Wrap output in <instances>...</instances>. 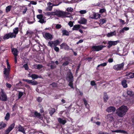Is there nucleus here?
Instances as JSON below:
<instances>
[{"mask_svg": "<svg viewBox=\"0 0 134 134\" xmlns=\"http://www.w3.org/2000/svg\"><path fill=\"white\" fill-rule=\"evenodd\" d=\"M128 110L127 106L122 105L116 110V113L119 117H122L126 114Z\"/></svg>", "mask_w": 134, "mask_h": 134, "instance_id": "nucleus-1", "label": "nucleus"}, {"mask_svg": "<svg viewBox=\"0 0 134 134\" xmlns=\"http://www.w3.org/2000/svg\"><path fill=\"white\" fill-rule=\"evenodd\" d=\"M13 33H9L5 35L4 37V40L10 38H15L16 37V35L18 32V28L16 27L13 29Z\"/></svg>", "mask_w": 134, "mask_h": 134, "instance_id": "nucleus-2", "label": "nucleus"}, {"mask_svg": "<svg viewBox=\"0 0 134 134\" xmlns=\"http://www.w3.org/2000/svg\"><path fill=\"white\" fill-rule=\"evenodd\" d=\"M7 99V97L6 94L3 90L1 89V91L0 92V100L2 101H5Z\"/></svg>", "mask_w": 134, "mask_h": 134, "instance_id": "nucleus-3", "label": "nucleus"}, {"mask_svg": "<svg viewBox=\"0 0 134 134\" xmlns=\"http://www.w3.org/2000/svg\"><path fill=\"white\" fill-rule=\"evenodd\" d=\"M37 18L39 19L38 22L41 24L45 23L46 22L45 17L42 14H39L37 15Z\"/></svg>", "mask_w": 134, "mask_h": 134, "instance_id": "nucleus-4", "label": "nucleus"}, {"mask_svg": "<svg viewBox=\"0 0 134 134\" xmlns=\"http://www.w3.org/2000/svg\"><path fill=\"white\" fill-rule=\"evenodd\" d=\"M105 47V46L103 45L93 46L91 48L93 51H98L102 50L103 48Z\"/></svg>", "mask_w": 134, "mask_h": 134, "instance_id": "nucleus-5", "label": "nucleus"}, {"mask_svg": "<svg viewBox=\"0 0 134 134\" xmlns=\"http://www.w3.org/2000/svg\"><path fill=\"white\" fill-rule=\"evenodd\" d=\"M124 64L122 63L121 64L115 65L114 66L113 68L115 70H120L123 69Z\"/></svg>", "mask_w": 134, "mask_h": 134, "instance_id": "nucleus-6", "label": "nucleus"}, {"mask_svg": "<svg viewBox=\"0 0 134 134\" xmlns=\"http://www.w3.org/2000/svg\"><path fill=\"white\" fill-rule=\"evenodd\" d=\"M66 80L69 82H73L74 81L73 76L71 72H69L67 74Z\"/></svg>", "mask_w": 134, "mask_h": 134, "instance_id": "nucleus-7", "label": "nucleus"}, {"mask_svg": "<svg viewBox=\"0 0 134 134\" xmlns=\"http://www.w3.org/2000/svg\"><path fill=\"white\" fill-rule=\"evenodd\" d=\"M68 14V13H65L60 10H56L54 12V15H56L58 16H61Z\"/></svg>", "mask_w": 134, "mask_h": 134, "instance_id": "nucleus-8", "label": "nucleus"}, {"mask_svg": "<svg viewBox=\"0 0 134 134\" xmlns=\"http://www.w3.org/2000/svg\"><path fill=\"white\" fill-rule=\"evenodd\" d=\"M15 125L14 123H13L10 125L8 129L5 130L4 134H9L10 132L14 129Z\"/></svg>", "mask_w": 134, "mask_h": 134, "instance_id": "nucleus-9", "label": "nucleus"}, {"mask_svg": "<svg viewBox=\"0 0 134 134\" xmlns=\"http://www.w3.org/2000/svg\"><path fill=\"white\" fill-rule=\"evenodd\" d=\"M119 42V41L117 40L115 41H109L108 42V45L107 47L108 48H110L112 46H115Z\"/></svg>", "mask_w": 134, "mask_h": 134, "instance_id": "nucleus-10", "label": "nucleus"}, {"mask_svg": "<svg viewBox=\"0 0 134 134\" xmlns=\"http://www.w3.org/2000/svg\"><path fill=\"white\" fill-rule=\"evenodd\" d=\"M7 69L6 68L4 69V70L3 71L4 74L5 75V76L6 77H8L9 75V69L10 68V66L8 62L7 63Z\"/></svg>", "mask_w": 134, "mask_h": 134, "instance_id": "nucleus-11", "label": "nucleus"}, {"mask_svg": "<svg viewBox=\"0 0 134 134\" xmlns=\"http://www.w3.org/2000/svg\"><path fill=\"white\" fill-rule=\"evenodd\" d=\"M60 49L64 48L65 50H68L69 47L65 43H63L60 45Z\"/></svg>", "mask_w": 134, "mask_h": 134, "instance_id": "nucleus-12", "label": "nucleus"}, {"mask_svg": "<svg viewBox=\"0 0 134 134\" xmlns=\"http://www.w3.org/2000/svg\"><path fill=\"white\" fill-rule=\"evenodd\" d=\"M48 66H50L51 69H54L56 67V66L55 63V62L53 61L51 62L48 64Z\"/></svg>", "mask_w": 134, "mask_h": 134, "instance_id": "nucleus-13", "label": "nucleus"}, {"mask_svg": "<svg viewBox=\"0 0 134 134\" xmlns=\"http://www.w3.org/2000/svg\"><path fill=\"white\" fill-rule=\"evenodd\" d=\"M107 121L109 122L112 121H113L114 118L112 115L111 114L108 115L106 117Z\"/></svg>", "mask_w": 134, "mask_h": 134, "instance_id": "nucleus-14", "label": "nucleus"}, {"mask_svg": "<svg viewBox=\"0 0 134 134\" xmlns=\"http://www.w3.org/2000/svg\"><path fill=\"white\" fill-rule=\"evenodd\" d=\"M116 110L115 107L113 106H110L107 109L106 111L108 112H114Z\"/></svg>", "mask_w": 134, "mask_h": 134, "instance_id": "nucleus-15", "label": "nucleus"}, {"mask_svg": "<svg viewBox=\"0 0 134 134\" xmlns=\"http://www.w3.org/2000/svg\"><path fill=\"white\" fill-rule=\"evenodd\" d=\"M18 131L21 132L24 134L25 133V129L21 125H19V126L18 127Z\"/></svg>", "mask_w": 134, "mask_h": 134, "instance_id": "nucleus-16", "label": "nucleus"}, {"mask_svg": "<svg viewBox=\"0 0 134 134\" xmlns=\"http://www.w3.org/2000/svg\"><path fill=\"white\" fill-rule=\"evenodd\" d=\"M43 36L46 38L49 39H51L53 38L52 35L51 34L48 33H45Z\"/></svg>", "mask_w": 134, "mask_h": 134, "instance_id": "nucleus-17", "label": "nucleus"}, {"mask_svg": "<svg viewBox=\"0 0 134 134\" xmlns=\"http://www.w3.org/2000/svg\"><path fill=\"white\" fill-rule=\"evenodd\" d=\"M57 120L60 123L63 125L65 124L66 122V120L60 118H58Z\"/></svg>", "mask_w": 134, "mask_h": 134, "instance_id": "nucleus-18", "label": "nucleus"}, {"mask_svg": "<svg viewBox=\"0 0 134 134\" xmlns=\"http://www.w3.org/2000/svg\"><path fill=\"white\" fill-rule=\"evenodd\" d=\"M100 15L98 13H97L94 14L91 17V18L92 19H97L100 18Z\"/></svg>", "mask_w": 134, "mask_h": 134, "instance_id": "nucleus-19", "label": "nucleus"}, {"mask_svg": "<svg viewBox=\"0 0 134 134\" xmlns=\"http://www.w3.org/2000/svg\"><path fill=\"white\" fill-rule=\"evenodd\" d=\"M87 20L84 18H81V20L78 21L79 23L81 24H85L87 23Z\"/></svg>", "mask_w": 134, "mask_h": 134, "instance_id": "nucleus-20", "label": "nucleus"}, {"mask_svg": "<svg viewBox=\"0 0 134 134\" xmlns=\"http://www.w3.org/2000/svg\"><path fill=\"white\" fill-rule=\"evenodd\" d=\"M12 51L14 57H17L18 55V51L17 49L13 48L12 49Z\"/></svg>", "mask_w": 134, "mask_h": 134, "instance_id": "nucleus-21", "label": "nucleus"}, {"mask_svg": "<svg viewBox=\"0 0 134 134\" xmlns=\"http://www.w3.org/2000/svg\"><path fill=\"white\" fill-rule=\"evenodd\" d=\"M80 25H74L72 29L73 30H78L80 28Z\"/></svg>", "mask_w": 134, "mask_h": 134, "instance_id": "nucleus-22", "label": "nucleus"}, {"mask_svg": "<svg viewBox=\"0 0 134 134\" xmlns=\"http://www.w3.org/2000/svg\"><path fill=\"white\" fill-rule=\"evenodd\" d=\"M6 124L4 123L2 121L0 123V130L3 129L6 126Z\"/></svg>", "mask_w": 134, "mask_h": 134, "instance_id": "nucleus-23", "label": "nucleus"}, {"mask_svg": "<svg viewBox=\"0 0 134 134\" xmlns=\"http://www.w3.org/2000/svg\"><path fill=\"white\" fill-rule=\"evenodd\" d=\"M115 31H115L113 32L108 33L107 34V36L108 37H110L114 35H116V33Z\"/></svg>", "mask_w": 134, "mask_h": 134, "instance_id": "nucleus-24", "label": "nucleus"}, {"mask_svg": "<svg viewBox=\"0 0 134 134\" xmlns=\"http://www.w3.org/2000/svg\"><path fill=\"white\" fill-rule=\"evenodd\" d=\"M127 81L126 80H124L121 81V84L123 87L126 88L127 87V84L126 83Z\"/></svg>", "mask_w": 134, "mask_h": 134, "instance_id": "nucleus-25", "label": "nucleus"}, {"mask_svg": "<svg viewBox=\"0 0 134 134\" xmlns=\"http://www.w3.org/2000/svg\"><path fill=\"white\" fill-rule=\"evenodd\" d=\"M30 77L33 79H36L38 78H40V77L39 76L35 74L32 75L30 76Z\"/></svg>", "mask_w": 134, "mask_h": 134, "instance_id": "nucleus-26", "label": "nucleus"}, {"mask_svg": "<svg viewBox=\"0 0 134 134\" xmlns=\"http://www.w3.org/2000/svg\"><path fill=\"white\" fill-rule=\"evenodd\" d=\"M27 9V7H22L21 11V12H23V14H25Z\"/></svg>", "mask_w": 134, "mask_h": 134, "instance_id": "nucleus-27", "label": "nucleus"}, {"mask_svg": "<svg viewBox=\"0 0 134 134\" xmlns=\"http://www.w3.org/2000/svg\"><path fill=\"white\" fill-rule=\"evenodd\" d=\"M63 35L68 36L69 35V32L66 30H63L62 31Z\"/></svg>", "mask_w": 134, "mask_h": 134, "instance_id": "nucleus-28", "label": "nucleus"}, {"mask_svg": "<svg viewBox=\"0 0 134 134\" xmlns=\"http://www.w3.org/2000/svg\"><path fill=\"white\" fill-rule=\"evenodd\" d=\"M53 41H51L48 42V44L51 47H54L55 46Z\"/></svg>", "mask_w": 134, "mask_h": 134, "instance_id": "nucleus-29", "label": "nucleus"}, {"mask_svg": "<svg viewBox=\"0 0 134 134\" xmlns=\"http://www.w3.org/2000/svg\"><path fill=\"white\" fill-rule=\"evenodd\" d=\"M127 94L130 96H132L133 94V93L130 90H127Z\"/></svg>", "mask_w": 134, "mask_h": 134, "instance_id": "nucleus-30", "label": "nucleus"}, {"mask_svg": "<svg viewBox=\"0 0 134 134\" xmlns=\"http://www.w3.org/2000/svg\"><path fill=\"white\" fill-rule=\"evenodd\" d=\"M12 6L11 5H9L6 7L5 9V11L6 12H9L12 8Z\"/></svg>", "mask_w": 134, "mask_h": 134, "instance_id": "nucleus-31", "label": "nucleus"}, {"mask_svg": "<svg viewBox=\"0 0 134 134\" xmlns=\"http://www.w3.org/2000/svg\"><path fill=\"white\" fill-rule=\"evenodd\" d=\"M103 98L104 102H106L107 100L108 99V97L106 93H104Z\"/></svg>", "mask_w": 134, "mask_h": 134, "instance_id": "nucleus-32", "label": "nucleus"}, {"mask_svg": "<svg viewBox=\"0 0 134 134\" xmlns=\"http://www.w3.org/2000/svg\"><path fill=\"white\" fill-rule=\"evenodd\" d=\"M10 116L9 113H7L5 117V119L7 121L9 119Z\"/></svg>", "mask_w": 134, "mask_h": 134, "instance_id": "nucleus-33", "label": "nucleus"}, {"mask_svg": "<svg viewBox=\"0 0 134 134\" xmlns=\"http://www.w3.org/2000/svg\"><path fill=\"white\" fill-rule=\"evenodd\" d=\"M83 101L84 102V103L86 107L87 108H88L89 105L88 104V103L87 102V101L85 100V98H84L83 99Z\"/></svg>", "mask_w": 134, "mask_h": 134, "instance_id": "nucleus-34", "label": "nucleus"}, {"mask_svg": "<svg viewBox=\"0 0 134 134\" xmlns=\"http://www.w3.org/2000/svg\"><path fill=\"white\" fill-rule=\"evenodd\" d=\"M107 21V19H102L100 20V23H102V24H103L104 23H105Z\"/></svg>", "mask_w": 134, "mask_h": 134, "instance_id": "nucleus-35", "label": "nucleus"}, {"mask_svg": "<svg viewBox=\"0 0 134 134\" xmlns=\"http://www.w3.org/2000/svg\"><path fill=\"white\" fill-rule=\"evenodd\" d=\"M34 114H35V117L38 118H39L41 116V114L39 113H38L37 111L35 112Z\"/></svg>", "mask_w": 134, "mask_h": 134, "instance_id": "nucleus-36", "label": "nucleus"}, {"mask_svg": "<svg viewBox=\"0 0 134 134\" xmlns=\"http://www.w3.org/2000/svg\"><path fill=\"white\" fill-rule=\"evenodd\" d=\"M107 63H103L102 64H100L98 65L97 67H99L100 66H106L107 65Z\"/></svg>", "mask_w": 134, "mask_h": 134, "instance_id": "nucleus-37", "label": "nucleus"}, {"mask_svg": "<svg viewBox=\"0 0 134 134\" xmlns=\"http://www.w3.org/2000/svg\"><path fill=\"white\" fill-rule=\"evenodd\" d=\"M32 33V32L30 30H28L26 32V35H27L28 36H30L31 35Z\"/></svg>", "mask_w": 134, "mask_h": 134, "instance_id": "nucleus-38", "label": "nucleus"}, {"mask_svg": "<svg viewBox=\"0 0 134 134\" xmlns=\"http://www.w3.org/2000/svg\"><path fill=\"white\" fill-rule=\"evenodd\" d=\"M23 67L25 68V69L26 70H28L29 69V67L27 64H24Z\"/></svg>", "mask_w": 134, "mask_h": 134, "instance_id": "nucleus-39", "label": "nucleus"}, {"mask_svg": "<svg viewBox=\"0 0 134 134\" xmlns=\"http://www.w3.org/2000/svg\"><path fill=\"white\" fill-rule=\"evenodd\" d=\"M119 132L121 133L124 134H127V132L123 130H119Z\"/></svg>", "mask_w": 134, "mask_h": 134, "instance_id": "nucleus-40", "label": "nucleus"}, {"mask_svg": "<svg viewBox=\"0 0 134 134\" xmlns=\"http://www.w3.org/2000/svg\"><path fill=\"white\" fill-rule=\"evenodd\" d=\"M38 84L37 82L36 81L32 80L31 84L32 85H36Z\"/></svg>", "mask_w": 134, "mask_h": 134, "instance_id": "nucleus-41", "label": "nucleus"}, {"mask_svg": "<svg viewBox=\"0 0 134 134\" xmlns=\"http://www.w3.org/2000/svg\"><path fill=\"white\" fill-rule=\"evenodd\" d=\"M47 14L48 15H54V12H48Z\"/></svg>", "mask_w": 134, "mask_h": 134, "instance_id": "nucleus-42", "label": "nucleus"}, {"mask_svg": "<svg viewBox=\"0 0 134 134\" xmlns=\"http://www.w3.org/2000/svg\"><path fill=\"white\" fill-rule=\"evenodd\" d=\"M53 42L55 46L57 45L59 43V41L58 40H56L55 41H53Z\"/></svg>", "mask_w": 134, "mask_h": 134, "instance_id": "nucleus-43", "label": "nucleus"}, {"mask_svg": "<svg viewBox=\"0 0 134 134\" xmlns=\"http://www.w3.org/2000/svg\"><path fill=\"white\" fill-rule=\"evenodd\" d=\"M69 64V62L68 61H66L63 63L62 65L63 66H67Z\"/></svg>", "mask_w": 134, "mask_h": 134, "instance_id": "nucleus-44", "label": "nucleus"}, {"mask_svg": "<svg viewBox=\"0 0 134 134\" xmlns=\"http://www.w3.org/2000/svg\"><path fill=\"white\" fill-rule=\"evenodd\" d=\"M73 10V9L72 8L70 7L67 8L66 10L68 12H72Z\"/></svg>", "mask_w": 134, "mask_h": 134, "instance_id": "nucleus-45", "label": "nucleus"}, {"mask_svg": "<svg viewBox=\"0 0 134 134\" xmlns=\"http://www.w3.org/2000/svg\"><path fill=\"white\" fill-rule=\"evenodd\" d=\"M119 20L120 21V23H121V24L123 25H124L125 24V22L124 20H123L122 19H119Z\"/></svg>", "mask_w": 134, "mask_h": 134, "instance_id": "nucleus-46", "label": "nucleus"}, {"mask_svg": "<svg viewBox=\"0 0 134 134\" xmlns=\"http://www.w3.org/2000/svg\"><path fill=\"white\" fill-rule=\"evenodd\" d=\"M55 109L54 108L52 109L51 110L50 112V115H52L55 112Z\"/></svg>", "mask_w": 134, "mask_h": 134, "instance_id": "nucleus-47", "label": "nucleus"}, {"mask_svg": "<svg viewBox=\"0 0 134 134\" xmlns=\"http://www.w3.org/2000/svg\"><path fill=\"white\" fill-rule=\"evenodd\" d=\"M43 67L42 65L41 64H38L37 66V69H40Z\"/></svg>", "mask_w": 134, "mask_h": 134, "instance_id": "nucleus-48", "label": "nucleus"}, {"mask_svg": "<svg viewBox=\"0 0 134 134\" xmlns=\"http://www.w3.org/2000/svg\"><path fill=\"white\" fill-rule=\"evenodd\" d=\"M69 85L72 88L74 89V87L73 86V84L72 83V82H69Z\"/></svg>", "mask_w": 134, "mask_h": 134, "instance_id": "nucleus-49", "label": "nucleus"}, {"mask_svg": "<svg viewBox=\"0 0 134 134\" xmlns=\"http://www.w3.org/2000/svg\"><path fill=\"white\" fill-rule=\"evenodd\" d=\"M51 85H52V87H56L57 86V83H52V84H51Z\"/></svg>", "mask_w": 134, "mask_h": 134, "instance_id": "nucleus-50", "label": "nucleus"}, {"mask_svg": "<svg viewBox=\"0 0 134 134\" xmlns=\"http://www.w3.org/2000/svg\"><path fill=\"white\" fill-rule=\"evenodd\" d=\"M80 13L81 14H83L86 13V10H81L80 11Z\"/></svg>", "mask_w": 134, "mask_h": 134, "instance_id": "nucleus-51", "label": "nucleus"}, {"mask_svg": "<svg viewBox=\"0 0 134 134\" xmlns=\"http://www.w3.org/2000/svg\"><path fill=\"white\" fill-rule=\"evenodd\" d=\"M61 25L60 24H57L55 26L56 28L57 29H59L61 28Z\"/></svg>", "mask_w": 134, "mask_h": 134, "instance_id": "nucleus-52", "label": "nucleus"}, {"mask_svg": "<svg viewBox=\"0 0 134 134\" xmlns=\"http://www.w3.org/2000/svg\"><path fill=\"white\" fill-rule=\"evenodd\" d=\"M68 25L70 26V27H72L73 26V23L71 21H70L68 23Z\"/></svg>", "mask_w": 134, "mask_h": 134, "instance_id": "nucleus-53", "label": "nucleus"}, {"mask_svg": "<svg viewBox=\"0 0 134 134\" xmlns=\"http://www.w3.org/2000/svg\"><path fill=\"white\" fill-rule=\"evenodd\" d=\"M42 100V99L41 97H39L37 99V100L38 102H41Z\"/></svg>", "mask_w": 134, "mask_h": 134, "instance_id": "nucleus-54", "label": "nucleus"}, {"mask_svg": "<svg viewBox=\"0 0 134 134\" xmlns=\"http://www.w3.org/2000/svg\"><path fill=\"white\" fill-rule=\"evenodd\" d=\"M91 84L92 86H94L96 85V83L94 81H92L91 82Z\"/></svg>", "mask_w": 134, "mask_h": 134, "instance_id": "nucleus-55", "label": "nucleus"}, {"mask_svg": "<svg viewBox=\"0 0 134 134\" xmlns=\"http://www.w3.org/2000/svg\"><path fill=\"white\" fill-rule=\"evenodd\" d=\"M23 95V92H19V93L18 98H20Z\"/></svg>", "mask_w": 134, "mask_h": 134, "instance_id": "nucleus-56", "label": "nucleus"}, {"mask_svg": "<svg viewBox=\"0 0 134 134\" xmlns=\"http://www.w3.org/2000/svg\"><path fill=\"white\" fill-rule=\"evenodd\" d=\"M105 11L106 10L103 8L100 9L99 11L100 12L102 13L105 12Z\"/></svg>", "mask_w": 134, "mask_h": 134, "instance_id": "nucleus-57", "label": "nucleus"}, {"mask_svg": "<svg viewBox=\"0 0 134 134\" xmlns=\"http://www.w3.org/2000/svg\"><path fill=\"white\" fill-rule=\"evenodd\" d=\"M54 50L57 52H58L59 51V48L58 47H56V46L54 47Z\"/></svg>", "mask_w": 134, "mask_h": 134, "instance_id": "nucleus-58", "label": "nucleus"}, {"mask_svg": "<svg viewBox=\"0 0 134 134\" xmlns=\"http://www.w3.org/2000/svg\"><path fill=\"white\" fill-rule=\"evenodd\" d=\"M30 3L31 4L35 5L37 4V3L36 2H35L33 1H31L30 2Z\"/></svg>", "mask_w": 134, "mask_h": 134, "instance_id": "nucleus-59", "label": "nucleus"}, {"mask_svg": "<svg viewBox=\"0 0 134 134\" xmlns=\"http://www.w3.org/2000/svg\"><path fill=\"white\" fill-rule=\"evenodd\" d=\"M129 77L130 78H133L134 77V73H131V74L129 76Z\"/></svg>", "mask_w": 134, "mask_h": 134, "instance_id": "nucleus-60", "label": "nucleus"}, {"mask_svg": "<svg viewBox=\"0 0 134 134\" xmlns=\"http://www.w3.org/2000/svg\"><path fill=\"white\" fill-rule=\"evenodd\" d=\"M6 85L7 87L9 88H10L11 87V85L8 83H6Z\"/></svg>", "mask_w": 134, "mask_h": 134, "instance_id": "nucleus-61", "label": "nucleus"}, {"mask_svg": "<svg viewBox=\"0 0 134 134\" xmlns=\"http://www.w3.org/2000/svg\"><path fill=\"white\" fill-rule=\"evenodd\" d=\"M98 134H109L108 133L106 132H100Z\"/></svg>", "mask_w": 134, "mask_h": 134, "instance_id": "nucleus-62", "label": "nucleus"}, {"mask_svg": "<svg viewBox=\"0 0 134 134\" xmlns=\"http://www.w3.org/2000/svg\"><path fill=\"white\" fill-rule=\"evenodd\" d=\"M113 61V59L112 58H110L108 60V62L109 63H112Z\"/></svg>", "mask_w": 134, "mask_h": 134, "instance_id": "nucleus-63", "label": "nucleus"}, {"mask_svg": "<svg viewBox=\"0 0 134 134\" xmlns=\"http://www.w3.org/2000/svg\"><path fill=\"white\" fill-rule=\"evenodd\" d=\"M123 29L124 30V31H127L129 29V28L128 27H124L123 28Z\"/></svg>", "mask_w": 134, "mask_h": 134, "instance_id": "nucleus-64", "label": "nucleus"}]
</instances>
